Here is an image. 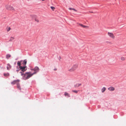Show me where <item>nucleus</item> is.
<instances>
[{
  "instance_id": "1",
  "label": "nucleus",
  "mask_w": 126,
  "mask_h": 126,
  "mask_svg": "<svg viewBox=\"0 0 126 126\" xmlns=\"http://www.w3.org/2000/svg\"><path fill=\"white\" fill-rule=\"evenodd\" d=\"M21 62V61H18L17 64L19 66L20 69L21 70V72H20L21 73V75L22 76L24 75L23 72L26 71V69H25V68L26 67V66L22 67L20 66Z\"/></svg>"
},
{
  "instance_id": "2",
  "label": "nucleus",
  "mask_w": 126,
  "mask_h": 126,
  "mask_svg": "<svg viewBox=\"0 0 126 126\" xmlns=\"http://www.w3.org/2000/svg\"><path fill=\"white\" fill-rule=\"evenodd\" d=\"M33 75V74L31 72H27L24 74L23 78L25 80L28 79Z\"/></svg>"
},
{
  "instance_id": "3",
  "label": "nucleus",
  "mask_w": 126,
  "mask_h": 126,
  "mask_svg": "<svg viewBox=\"0 0 126 126\" xmlns=\"http://www.w3.org/2000/svg\"><path fill=\"white\" fill-rule=\"evenodd\" d=\"M78 65L77 64L74 65L71 68L69 69L68 71L70 72H72L75 71L78 67Z\"/></svg>"
},
{
  "instance_id": "4",
  "label": "nucleus",
  "mask_w": 126,
  "mask_h": 126,
  "mask_svg": "<svg viewBox=\"0 0 126 126\" xmlns=\"http://www.w3.org/2000/svg\"><path fill=\"white\" fill-rule=\"evenodd\" d=\"M5 7L6 9L10 11H14V9L13 7L9 5H7L5 6Z\"/></svg>"
},
{
  "instance_id": "5",
  "label": "nucleus",
  "mask_w": 126,
  "mask_h": 126,
  "mask_svg": "<svg viewBox=\"0 0 126 126\" xmlns=\"http://www.w3.org/2000/svg\"><path fill=\"white\" fill-rule=\"evenodd\" d=\"M108 35L110 37L113 39H114L115 38L114 35L112 33L108 32Z\"/></svg>"
},
{
  "instance_id": "6",
  "label": "nucleus",
  "mask_w": 126,
  "mask_h": 126,
  "mask_svg": "<svg viewBox=\"0 0 126 126\" xmlns=\"http://www.w3.org/2000/svg\"><path fill=\"white\" fill-rule=\"evenodd\" d=\"M39 68L38 67H36L34 69H32V70H33L34 71V72L32 73L33 75L35 74L39 71Z\"/></svg>"
},
{
  "instance_id": "7",
  "label": "nucleus",
  "mask_w": 126,
  "mask_h": 126,
  "mask_svg": "<svg viewBox=\"0 0 126 126\" xmlns=\"http://www.w3.org/2000/svg\"><path fill=\"white\" fill-rule=\"evenodd\" d=\"M19 80L18 79L14 80L11 82V84L13 85H14L15 84H17V83H19Z\"/></svg>"
},
{
  "instance_id": "8",
  "label": "nucleus",
  "mask_w": 126,
  "mask_h": 126,
  "mask_svg": "<svg viewBox=\"0 0 126 126\" xmlns=\"http://www.w3.org/2000/svg\"><path fill=\"white\" fill-rule=\"evenodd\" d=\"M108 89L110 91H114L115 90V88L114 87H113L111 86L109 87L108 88Z\"/></svg>"
},
{
  "instance_id": "9",
  "label": "nucleus",
  "mask_w": 126,
  "mask_h": 126,
  "mask_svg": "<svg viewBox=\"0 0 126 126\" xmlns=\"http://www.w3.org/2000/svg\"><path fill=\"white\" fill-rule=\"evenodd\" d=\"M81 83L77 84L76 85H74V87L75 88L78 87L81 85Z\"/></svg>"
},
{
  "instance_id": "10",
  "label": "nucleus",
  "mask_w": 126,
  "mask_h": 126,
  "mask_svg": "<svg viewBox=\"0 0 126 126\" xmlns=\"http://www.w3.org/2000/svg\"><path fill=\"white\" fill-rule=\"evenodd\" d=\"M11 66L9 64H7V70H9L11 68Z\"/></svg>"
},
{
  "instance_id": "11",
  "label": "nucleus",
  "mask_w": 126,
  "mask_h": 126,
  "mask_svg": "<svg viewBox=\"0 0 126 126\" xmlns=\"http://www.w3.org/2000/svg\"><path fill=\"white\" fill-rule=\"evenodd\" d=\"M3 75L4 76L6 77H8L9 76V74L8 73H4L3 74Z\"/></svg>"
},
{
  "instance_id": "12",
  "label": "nucleus",
  "mask_w": 126,
  "mask_h": 126,
  "mask_svg": "<svg viewBox=\"0 0 126 126\" xmlns=\"http://www.w3.org/2000/svg\"><path fill=\"white\" fill-rule=\"evenodd\" d=\"M34 20L37 23H38L39 22V19H38L36 17H35V18L34 19Z\"/></svg>"
},
{
  "instance_id": "13",
  "label": "nucleus",
  "mask_w": 126,
  "mask_h": 126,
  "mask_svg": "<svg viewBox=\"0 0 126 126\" xmlns=\"http://www.w3.org/2000/svg\"><path fill=\"white\" fill-rule=\"evenodd\" d=\"M15 39V38L14 37H11L10 38V39L9 40V42H12V41L14 40Z\"/></svg>"
},
{
  "instance_id": "14",
  "label": "nucleus",
  "mask_w": 126,
  "mask_h": 126,
  "mask_svg": "<svg viewBox=\"0 0 126 126\" xmlns=\"http://www.w3.org/2000/svg\"><path fill=\"white\" fill-rule=\"evenodd\" d=\"M106 88L105 87H103L101 89V91L102 93H104L106 90Z\"/></svg>"
},
{
  "instance_id": "15",
  "label": "nucleus",
  "mask_w": 126,
  "mask_h": 126,
  "mask_svg": "<svg viewBox=\"0 0 126 126\" xmlns=\"http://www.w3.org/2000/svg\"><path fill=\"white\" fill-rule=\"evenodd\" d=\"M11 57V55L9 54H7L6 56V58L7 59H8L10 57Z\"/></svg>"
},
{
  "instance_id": "16",
  "label": "nucleus",
  "mask_w": 126,
  "mask_h": 126,
  "mask_svg": "<svg viewBox=\"0 0 126 126\" xmlns=\"http://www.w3.org/2000/svg\"><path fill=\"white\" fill-rule=\"evenodd\" d=\"M64 95L65 96H67L68 97H69L70 95H69L68 94V93H67L66 92H65L64 93Z\"/></svg>"
},
{
  "instance_id": "17",
  "label": "nucleus",
  "mask_w": 126,
  "mask_h": 126,
  "mask_svg": "<svg viewBox=\"0 0 126 126\" xmlns=\"http://www.w3.org/2000/svg\"><path fill=\"white\" fill-rule=\"evenodd\" d=\"M30 16L32 18H35V17H36V16L34 15H30Z\"/></svg>"
},
{
  "instance_id": "18",
  "label": "nucleus",
  "mask_w": 126,
  "mask_h": 126,
  "mask_svg": "<svg viewBox=\"0 0 126 126\" xmlns=\"http://www.w3.org/2000/svg\"><path fill=\"white\" fill-rule=\"evenodd\" d=\"M27 61L26 60H24L23 62V64L24 65H26L27 63Z\"/></svg>"
},
{
  "instance_id": "19",
  "label": "nucleus",
  "mask_w": 126,
  "mask_h": 126,
  "mask_svg": "<svg viewBox=\"0 0 126 126\" xmlns=\"http://www.w3.org/2000/svg\"><path fill=\"white\" fill-rule=\"evenodd\" d=\"M121 59L122 61H124L125 60V58L124 57H121Z\"/></svg>"
},
{
  "instance_id": "20",
  "label": "nucleus",
  "mask_w": 126,
  "mask_h": 126,
  "mask_svg": "<svg viewBox=\"0 0 126 126\" xmlns=\"http://www.w3.org/2000/svg\"><path fill=\"white\" fill-rule=\"evenodd\" d=\"M17 88L20 89V85L18 83H17Z\"/></svg>"
},
{
  "instance_id": "21",
  "label": "nucleus",
  "mask_w": 126,
  "mask_h": 126,
  "mask_svg": "<svg viewBox=\"0 0 126 126\" xmlns=\"http://www.w3.org/2000/svg\"><path fill=\"white\" fill-rule=\"evenodd\" d=\"M79 91H77L76 90H72V92L75 93H78V92Z\"/></svg>"
},
{
  "instance_id": "22",
  "label": "nucleus",
  "mask_w": 126,
  "mask_h": 126,
  "mask_svg": "<svg viewBox=\"0 0 126 126\" xmlns=\"http://www.w3.org/2000/svg\"><path fill=\"white\" fill-rule=\"evenodd\" d=\"M69 9L70 10H73L74 11H76V10H75V9H74V8H69Z\"/></svg>"
},
{
  "instance_id": "23",
  "label": "nucleus",
  "mask_w": 126,
  "mask_h": 126,
  "mask_svg": "<svg viewBox=\"0 0 126 126\" xmlns=\"http://www.w3.org/2000/svg\"><path fill=\"white\" fill-rule=\"evenodd\" d=\"M50 8L53 11H54L55 9V8L51 6Z\"/></svg>"
},
{
  "instance_id": "24",
  "label": "nucleus",
  "mask_w": 126,
  "mask_h": 126,
  "mask_svg": "<svg viewBox=\"0 0 126 126\" xmlns=\"http://www.w3.org/2000/svg\"><path fill=\"white\" fill-rule=\"evenodd\" d=\"M83 27V28H88V26H85V25H83V27Z\"/></svg>"
},
{
  "instance_id": "25",
  "label": "nucleus",
  "mask_w": 126,
  "mask_h": 126,
  "mask_svg": "<svg viewBox=\"0 0 126 126\" xmlns=\"http://www.w3.org/2000/svg\"><path fill=\"white\" fill-rule=\"evenodd\" d=\"M10 29H11V28L10 27H9L7 29V32H9V31H10Z\"/></svg>"
},
{
  "instance_id": "26",
  "label": "nucleus",
  "mask_w": 126,
  "mask_h": 126,
  "mask_svg": "<svg viewBox=\"0 0 126 126\" xmlns=\"http://www.w3.org/2000/svg\"><path fill=\"white\" fill-rule=\"evenodd\" d=\"M108 44H111V43L109 41H107L106 42Z\"/></svg>"
},
{
  "instance_id": "27",
  "label": "nucleus",
  "mask_w": 126,
  "mask_h": 126,
  "mask_svg": "<svg viewBox=\"0 0 126 126\" xmlns=\"http://www.w3.org/2000/svg\"><path fill=\"white\" fill-rule=\"evenodd\" d=\"M79 25L81 27H82L83 26V24H79Z\"/></svg>"
},
{
  "instance_id": "28",
  "label": "nucleus",
  "mask_w": 126,
  "mask_h": 126,
  "mask_svg": "<svg viewBox=\"0 0 126 126\" xmlns=\"http://www.w3.org/2000/svg\"><path fill=\"white\" fill-rule=\"evenodd\" d=\"M61 56H59V59L60 61H61Z\"/></svg>"
},
{
  "instance_id": "29",
  "label": "nucleus",
  "mask_w": 126,
  "mask_h": 126,
  "mask_svg": "<svg viewBox=\"0 0 126 126\" xmlns=\"http://www.w3.org/2000/svg\"><path fill=\"white\" fill-rule=\"evenodd\" d=\"M20 70V69H19V70H16V71H17V72H18V71L19 70Z\"/></svg>"
},
{
  "instance_id": "30",
  "label": "nucleus",
  "mask_w": 126,
  "mask_h": 126,
  "mask_svg": "<svg viewBox=\"0 0 126 126\" xmlns=\"http://www.w3.org/2000/svg\"><path fill=\"white\" fill-rule=\"evenodd\" d=\"M57 70V69H54V70Z\"/></svg>"
},
{
  "instance_id": "31",
  "label": "nucleus",
  "mask_w": 126,
  "mask_h": 126,
  "mask_svg": "<svg viewBox=\"0 0 126 126\" xmlns=\"http://www.w3.org/2000/svg\"><path fill=\"white\" fill-rule=\"evenodd\" d=\"M42 1H44L45 0H42Z\"/></svg>"
},
{
  "instance_id": "32",
  "label": "nucleus",
  "mask_w": 126,
  "mask_h": 126,
  "mask_svg": "<svg viewBox=\"0 0 126 126\" xmlns=\"http://www.w3.org/2000/svg\"><path fill=\"white\" fill-rule=\"evenodd\" d=\"M91 13H93V12H91Z\"/></svg>"
}]
</instances>
